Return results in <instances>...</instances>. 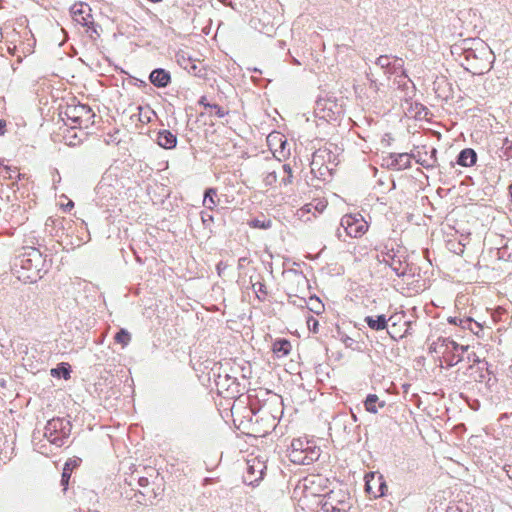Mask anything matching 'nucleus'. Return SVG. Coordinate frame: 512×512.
<instances>
[{"mask_svg":"<svg viewBox=\"0 0 512 512\" xmlns=\"http://www.w3.org/2000/svg\"><path fill=\"white\" fill-rule=\"evenodd\" d=\"M46 260L39 249L29 247L17 255L12 264L13 274L24 283H35L42 278Z\"/></svg>","mask_w":512,"mask_h":512,"instance_id":"nucleus-1","label":"nucleus"},{"mask_svg":"<svg viewBox=\"0 0 512 512\" xmlns=\"http://www.w3.org/2000/svg\"><path fill=\"white\" fill-rule=\"evenodd\" d=\"M462 51L464 58L470 63L474 73L481 74L483 69H490L493 53L490 47L481 39L473 38L463 40Z\"/></svg>","mask_w":512,"mask_h":512,"instance_id":"nucleus-2","label":"nucleus"},{"mask_svg":"<svg viewBox=\"0 0 512 512\" xmlns=\"http://www.w3.org/2000/svg\"><path fill=\"white\" fill-rule=\"evenodd\" d=\"M72 430V425L65 418H53L49 420L44 428V437L56 447L65 445Z\"/></svg>","mask_w":512,"mask_h":512,"instance_id":"nucleus-3","label":"nucleus"},{"mask_svg":"<svg viewBox=\"0 0 512 512\" xmlns=\"http://www.w3.org/2000/svg\"><path fill=\"white\" fill-rule=\"evenodd\" d=\"M348 495L339 491H330L321 501L322 512H348L351 504Z\"/></svg>","mask_w":512,"mask_h":512,"instance_id":"nucleus-4","label":"nucleus"},{"mask_svg":"<svg viewBox=\"0 0 512 512\" xmlns=\"http://www.w3.org/2000/svg\"><path fill=\"white\" fill-rule=\"evenodd\" d=\"M389 324L387 332L394 340L402 339L411 335L412 332L408 331V326H412L413 322L407 319L404 311H398L388 317Z\"/></svg>","mask_w":512,"mask_h":512,"instance_id":"nucleus-5","label":"nucleus"},{"mask_svg":"<svg viewBox=\"0 0 512 512\" xmlns=\"http://www.w3.org/2000/svg\"><path fill=\"white\" fill-rule=\"evenodd\" d=\"M65 116L72 121V123L79 126L88 127L94 123L95 113L90 106L86 104L68 105L64 111Z\"/></svg>","mask_w":512,"mask_h":512,"instance_id":"nucleus-6","label":"nucleus"},{"mask_svg":"<svg viewBox=\"0 0 512 512\" xmlns=\"http://www.w3.org/2000/svg\"><path fill=\"white\" fill-rule=\"evenodd\" d=\"M267 467L263 460L254 457L246 461V471L243 475L244 483L257 486L263 479Z\"/></svg>","mask_w":512,"mask_h":512,"instance_id":"nucleus-7","label":"nucleus"},{"mask_svg":"<svg viewBox=\"0 0 512 512\" xmlns=\"http://www.w3.org/2000/svg\"><path fill=\"white\" fill-rule=\"evenodd\" d=\"M340 226L348 236L353 238L361 237L368 230V223L361 215H344L341 218Z\"/></svg>","mask_w":512,"mask_h":512,"instance_id":"nucleus-8","label":"nucleus"},{"mask_svg":"<svg viewBox=\"0 0 512 512\" xmlns=\"http://www.w3.org/2000/svg\"><path fill=\"white\" fill-rule=\"evenodd\" d=\"M468 350V346L459 345L450 338H446L442 351V359L448 367L457 365L463 359V353Z\"/></svg>","mask_w":512,"mask_h":512,"instance_id":"nucleus-9","label":"nucleus"},{"mask_svg":"<svg viewBox=\"0 0 512 512\" xmlns=\"http://www.w3.org/2000/svg\"><path fill=\"white\" fill-rule=\"evenodd\" d=\"M376 65L384 70L388 76L400 72V77L407 78L406 70L404 69V61L402 58L392 55H381L376 59Z\"/></svg>","mask_w":512,"mask_h":512,"instance_id":"nucleus-10","label":"nucleus"},{"mask_svg":"<svg viewBox=\"0 0 512 512\" xmlns=\"http://www.w3.org/2000/svg\"><path fill=\"white\" fill-rule=\"evenodd\" d=\"M315 113L321 119L335 120L342 113V107L331 98H319L315 103Z\"/></svg>","mask_w":512,"mask_h":512,"instance_id":"nucleus-11","label":"nucleus"},{"mask_svg":"<svg viewBox=\"0 0 512 512\" xmlns=\"http://www.w3.org/2000/svg\"><path fill=\"white\" fill-rule=\"evenodd\" d=\"M306 448V443H304L300 439H294L291 443V449L289 451V459L291 462L299 465H310L314 461H316L320 453L318 451H312L310 456L305 460L304 456L302 457V451Z\"/></svg>","mask_w":512,"mask_h":512,"instance_id":"nucleus-12","label":"nucleus"},{"mask_svg":"<svg viewBox=\"0 0 512 512\" xmlns=\"http://www.w3.org/2000/svg\"><path fill=\"white\" fill-rule=\"evenodd\" d=\"M382 257L381 261L388 264L397 276L407 275L408 265L403 264L401 257L398 256L393 249L388 250L386 253L382 252Z\"/></svg>","mask_w":512,"mask_h":512,"instance_id":"nucleus-13","label":"nucleus"},{"mask_svg":"<svg viewBox=\"0 0 512 512\" xmlns=\"http://www.w3.org/2000/svg\"><path fill=\"white\" fill-rule=\"evenodd\" d=\"M412 155L408 153H391L386 161L387 166L393 170H404L411 167Z\"/></svg>","mask_w":512,"mask_h":512,"instance_id":"nucleus-14","label":"nucleus"},{"mask_svg":"<svg viewBox=\"0 0 512 512\" xmlns=\"http://www.w3.org/2000/svg\"><path fill=\"white\" fill-rule=\"evenodd\" d=\"M365 487L366 491L375 498L383 496L387 489V485L382 476H378L377 479H375L374 474H371L370 477L366 476Z\"/></svg>","mask_w":512,"mask_h":512,"instance_id":"nucleus-15","label":"nucleus"},{"mask_svg":"<svg viewBox=\"0 0 512 512\" xmlns=\"http://www.w3.org/2000/svg\"><path fill=\"white\" fill-rule=\"evenodd\" d=\"M91 11L90 7L86 4H75L71 8V13L73 15L74 20L82 25L89 27L90 24H93L92 16L89 13Z\"/></svg>","mask_w":512,"mask_h":512,"instance_id":"nucleus-16","label":"nucleus"},{"mask_svg":"<svg viewBox=\"0 0 512 512\" xmlns=\"http://www.w3.org/2000/svg\"><path fill=\"white\" fill-rule=\"evenodd\" d=\"M149 81L157 88H166L171 83V74L163 68H156L151 71Z\"/></svg>","mask_w":512,"mask_h":512,"instance_id":"nucleus-17","label":"nucleus"},{"mask_svg":"<svg viewBox=\"0 0 512 512\" xmlns=\"http://www.w3.org/2000/svg\"><path fill=\"white\" fill-rule=\"evenodd\" d=\"M157 142L164 149H172L177 145V136L171 131L163 129L157 134Z\"/></svg>","mask_w":512,"mask_h":512,"instance_id":"nucleus-18","label":"nucleus"},{"mask_svg":"<svg viewBox=\"0 0 512 512\" xmlns=\"http://www.w3.org/2000/svg\"><path fill=\"white\" fill-rule=\"evenodd\" d=\"M364 322L367 326L375 331L387 330L389 320L386 318L384 314L376 315V316H366L364 318Z\"/></svg>","mask_w":512,"mask_h":512,"instance_id":"nucleus-19","label":"nucleus"},{"mask_svg":"<svg viewBox=\"0 0 512 512\" xmlns=\"http://www.w3.org/2000/svg\"><path fill=\"white\" fill-rule=\"evenodd\" d=\"M477 154L471 148L463 149L457 157V164L463 167H470L476 163Z\"/></svg>","mask_w":512,"mask_h":512,"instance_id":"nucleus-20","label":"nucleus"},{"mask_svg":"<svg viewBox=\"0 0 512 512\" xmlns=\"http://www.w3.org/2000/svg\"><path fill=\"white\" fill-rule=\"evenodd\" d=\"M276 166L281 167L283 176L280 178L281 186H288L293 183V170L290 164H282L279 159H275L272 161Z\"/></svg>","mask_w":512,"mask_h":512,"instance_id":"nucleus-21","label":"nucleus"},{"mask_svg":"<svg viewBox=\"0 0 512 512\" xmlns=\"http://www.w3.org/2000/svg\"><path fill=\"white\" fill-rule=\"evenodd\" d=\"M385 405V401H379L376 394H369L364 401L366 411L373 414L378 412V408H383Z\"/></svg>","mask_w":512,"mask_h":512,"instance_id":"nucleus-22","label":"nucleus"},{"mask_svg":"<svg viewBox=\"0 0 512 512\" xmlns=\"http://www.w3.org/2000/svg\"><path fill=\"white\" fill-rule=\"evenodd\" d=\"M291 347L292 346H291V343L289 340L281 338V339L275 340V342L273 343L272 349H273V352L278 357H282V356H286L290 353Z\"/></svg>","mask_w":512,"mask_h":512,"instance_id":"nucleus-23","label":"nucleus"},{"mask_svg":"<svg viewBox=\"0 0 512 512\" xmlns=\"http://www.w3.org/2000/svg\"><path fill=\"white\" fill-rule=\"evenodd\" d=\"M217 196V190L215 188H207L204 193L203 204L209 209L213 210L216 206L215 197Z\"/></svg>","mask_w":512,"mask_h":512,"instance_id":"nucleus-24","label":"nucleus"},{"mask_svg":"<svg viewBox=\"0 0 512 512\" xmlns=\"http://www.w3.org/2000/svg\"><path fill=\"white\" fill-rule=\"evenodd\" d=\"M185 61L187 63L183 67L189 74L196 77H203L205 75L203 68L200 67L195 61L191 59H187Z\"/></svg>","mask_w":512,"mask_h":512,"instance_id":"nucleus-25","label":"nucleus"},{"mask_svg":"<svg viewBox=\"0 0 512 512\" xmlns=\"http://www.w3.org/2000/svg\"><path fill=\"white\" fill-rule=\"evenodd\" d=\"M199 105H202L204 106L205 108H210V109H213L215 111V114L217 117L219 118H223L228 112L225 111L221 106H219L218 104H210L207 102V98L205 96H202L199 101H198Z\"/></svg>","mask_w":512,"mask_h":512,"instance_id":"nucleus-26","label":"nucleus"},{"mask_svg":"<svg viewBox=\"0 0 512 512\" xmlns=\"http://www.w3.org/2000/svg\"><path fill=\"white\" fill-rule=\"evenodd\" d=\"M278 175L275 167L263 172V183L266 187L272 186L277 182Z\"/></svg>","mask_w":512,"mask_h":512,"instance_id":"nucleus-27","label":"nucleus"},{"mask_svg":"<svg viewBox=\"0 0 512 512\" xmlns=\"http://www.w3.org/2000/svg\"><path fill=\"white\" fill-rule=\"evenodd\" d=\"M249 226L252 228H258V229H269L272 227V221L268 218H254L251 221H249Z\"/></svg>","mask_w":512,"mask_h":512,"instance_id":"nucleus-28","label":"nucleus"},{"mask_svg":"<svg viewBox=\"0 0 512 512\" xmlns=\"http://www.w3.org/2000/svg\"><path fill=\"white\" fill-rule=\"evenodd\" d=\"M252 288L256 293V296L259 300H264L267 295L266 286L263 282L257 281L252 283Z\"/></svg>","mask_w":512,"mask_h":512,"instance_id":"nucleus-29","label":"nucleus"},{"mask_svg":"<svg viewBox=\"0 0 512 512\" xmlns=\"http://www.w3.org/2000/svg\"><path fill=\"white\" fill-rule=\"evenodd\" d=\"M115 341L117 343H120L122 344L123 346H126L128 345V343L130 342L131 340V337H130V334L128 331H126L125 329H120L116 334H115V337H114Z\"/></svg>","mask_w":512,"mask_h":512,"instance_id":"nucleus-30","label":"nucleus"},{"mask_svg":"<svg viewBox=\"0 0 512 512\" xmlns=\"http://www.w3.org/2000/svg\"><path fill=\"white\" fill-rule=\"evenodd\" d=\"M445 342H446V338L444 337H439L436 341H434L430 347H429V351L431 353H436L438 355H442V351H443V347L445 345Z\"/></svg>","mask_w":512,"mask_h":512,"instance_id":"nucleus-31","label":"nucleus"},{"mask_svg":"<svg viewBox=\"0 0 512 512\" xmlns=\"http://www.w3.org/2000/svg\"><path fill=\"white\" fill-rule=\"evenodd\" d=\"M503 156L509 160L512 159V140L505 138L501 147Z\"/></svg>","mask_w":512,"mask_h":512,"instance_id":"nucleus-32","label":"nucleus"},{"mask_svg":"<svg viewBox=\"0 0 512 512\" xmlns=\"http://www.w3.org/2000/svg\"><path fill=\"white\" fill-rule=\"evenodd\" d=\"M71 477V471L69 469V464L66 463L61 476V485L63 486V490H67L68 483Z\"/></svg>","mask_w":512,"mask_h":512,"instance_id":"nucleus-33","label":"nucleus"},{"mask_svg":"<svg viewBox=\"0 0 512 512\" xmlns=\"http://www.w3.org/2000/svg\"><path fill=\"white\" fill-rule=\"evenodd\" d=\"M307 326H308V329L313 332V333H317L318 332V327H319V322L318 320L313 317V316H309L307 318Z\"/></svg>","mask_w":512,"mask_h":512,"instance_id":"nucleus-34","label":"nucleus"},{"mask_svg":"<svg viewBox=\"0 0 512 512\" xmlns=\"http://www.w3.org/2000/svg\"><path fill=\"white\" fill-rule=\"evenodd\" d=\"M411 82V80L407 78L400 77L398 74L395 78V84H397L398 88L405 89L407 87V83Z\"/></svg>","mask_w":512,"mask_h":512,"instance_id":"nucleus-35","label":"nucleus"},{"mask_svg":"<svg viewBox=\"0 0 512 512\" xmlns=\"http://www.w3.org/2000/svg\"><path fill=\"white\" fill-rule=\"evenodd\" d=\"M201 220L203 225L208 227L213 222V216L210 213L203 211L201 212Z\"/></svg>","mask_w":512,"mask_h":512,"instance_id":"nucleus-36","label":"nucleus"},{"mask_svg":"<svg viewBox=\"0 0 512 512\" xmlns=\"http://www.w3.org/2000/svg\"><path fill=\"white\" fill-rule=\"evenodd\" d=\"M312 451H318L319 452V449L316 448V447H312L309 445L308 442H306V448L303 449L302 451V457L304 456L305 460L308 458V456H310V453H312Z\"/></svg>","mask_w":512,"mask_h":512,"instance_id":"nucleus-37","label":"nucleus"},{"mask_svg":"<svg viewBox=\"0 0 512 512\" xmlns=\"http://www.w3.org/2000/svg\"><path fill=\"white\" fill-rule=\"evenodd\" d=\"M232 378L226 374L224 377H222L220 374L218 375V380L216 381V385L217 386H224L226 383L225 382H228L229 380H231Z\"/></svg>","mask_w":512,"mask_h":512,"instance_id":"nucleus-38","label":"nucleus"},{"mask_svg":"<svg viewBox=\"0 0 512 512\" xmlns=\"http://www.w3.org/2000/svg\"><path fill=\"white\" fill-rule=\"evenodd\" d=\"M108 187L109 186L104 181H101L97 186V193L100 195L105 194Z\"/></svg>","mask_w":512,"mask_h":512,"instance_id":"nucleus-39","label":"nucleus"},{"mask_svg":"<svg viewBox=\"0 0 512 512\" xmlns=\"http://www.w3.org/2000/svg\"><path fill=\"white\" fill-rule=\"evenodd\" d=\"M138 484L141 487H147L149 485V479L147 477H139Z\"/></svg>","mask_w":512,"mask_h":512,"instance_id":"nucleus-40","label":"nucleus"},{"mask_svg":"<svg viewBox=\"0 0 512 512\" xmlns=\"http://www.w3.org/2000/svg\"><path fill=\"white\" fill-rule=\"evenodd\" d=\"M504 470H505L507 476L512 480V463L511 464H506L504 466Z\"/></svg>","mask_w":512,"mask_h":512,"instance_id":"nucleus-41","label":"nucleus"},{"mask_svg":"<svg viewBox=\"0 0 512 512\" xmlns=\"http://www.w3.org/2000/svg\"><path fill=\"white\" fill-rule=\"evenodd\" d=\"M471 323V319L470 318H467V319H459V325L462 326L463 328L466 327V325H470Z\"/></svg>","mask_w":512,"mask_h":512,"instance_id":"nucleus-42","label":"nucleus"},{"mask_svg":"<svg viewBox=\"0 0 512 512\" xmlns=\"http://www.w3.org/2000/svg\"><path fill=\"white\" fill-rule=\"evenodd\" d=\"M6 128V121L3 119H0V135H3L5 133Z\"/></svg>","mask_w":512,"mask_h":512,"instance_id":"nucleus-43","label":"nucleus"},{"mask_svg":"<svg viewBox=\"0 0 512 512\" xmlns=\"http://www.w3.org/2000/svg\"><path fill=\"white\" fill-rule=\"evenodd\" d=\"M73 207H74V202L70 200V201L65 205L64 210H65V211H68V210H70V209H71V208H73Z\"/></svg>","mask_w":512,"mask_h":512,"instance_id":"nucleus-44","label":"nucleus"},{"mask_svg":"<svg viewBox=\"0 0 512 512\" xmlns=\"http://www.w3.org/2000/svg\"><path fill=\"white\" fill-rule=\"evenodd\" d=\"M319 157H322V155H320V154H318V153L314 154L312 164H315V163H316V159H317V158H319Z\"/></svg>","mask_w":512,"mask_h":512,"instance_id":"nucleus-45","label":"nucleus"},{"mask_svg":"<svg viewBox=\"0 0 512 512\" xmlns=\"http://www.w3.org/2000/svg\"><path fill=\"white\" fill-rule=\"evenodd\" d=\"M449 323L457 324V318L456 317H450Z\"/></svg>","mask_w":512,"mask_h":512,"instance_id":"nucleus-46","label":"nucleus"},{"mask_svg":"<svg viewBox=\"0 0 512 512\" xmlns=\"http://www.w3.org/2000/svg\"><path fill=\"white\" fill-rule=\"evenodd\" d=\"M311 207H312V204H306V205L304 206V208H305V210H306L307 212H310V211H311Z\"/></svg>","mask_w":512,"mask_h":512,"instance_id":"nucleus-47","label":"nucleus"},{"mask_svg":"<svg viewBox=\"0 0 512 512\" xmlns=\"http://www.w3.org/2000/svg\"><path fill=\"white\" fill-rule=\"evenodd\" d=\"M508 191H509V196H510L511 201H512V183L509 185Z\"/></svg>","mask_w":512,"mask_h":512,"instance_id":"nucleus-48","label":"nucleus"},{"mask_svg":"<svg viewBox=\"0 0 512 512\" xmlns=\"http://www.w3.org/2000/svg\"><path fill=\"white\" fill-rule=\"evenodd\" d=\"M353 342V339L347 337V339L345 340V343L347 346H349L351 343Z\"/></svg>","mask_w":512,"mask_h":512,"instance_id":"nucleus-49","label":"nucleus"},{"mask_svg":"<svg viewBox=\"0 0 512 512\" xmlns=\"http://www.w3.org/2000/svg\"><path fill=\"white\" fill-rule=\"evenodd\" d=\"M319 205H321V208H318V206H316V209L322 211L325 208V205L322 203H319Z\"/></svg>","mask_w":512,"mask_h":512,"instance_id":"nucleus-50","label":"nucleus"},{"mask_svg":"<svg viewBox=\"0 0 512 512\" xmlns=\"http://www.w3.org/2000/svg\"><path fill=\"white\" fill-rule=\"evenodd\" d=\"M341 420H342V417H337V418L335 419V425H337L338 423H340V422H341Z\"/></svg>","mask_w":512,"mask_h":512,"instance_id":"nucleus-51","label":"nucleus"},{"mask_svg":"<svg viewBox=\"0 0 512 512\" xmlns=\"http://www.w3.org/2000/svg\"><path fill=\"white\" fill-rule=\"evenodd\" d=\"M352 417H353L354 421L357 420V418H356V416L354 414L352 415Z\"/></svg>","mask_w":512,"mask_h":512,"instance_id":"nucleus-52","label":"nucleus"}]
</instances>
